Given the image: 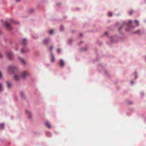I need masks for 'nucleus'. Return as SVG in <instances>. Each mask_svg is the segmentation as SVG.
<instances>
[{"label":"nucleus","mask_w":146,"mask_h":146,"mask_svg":"<svg viewBox=\"0 0 146 146\" xmlns=\"http://www.w3.org/2000/svg\"><path fill=\"white\" fill-rule=\"evenodd\" d=\"M8 70L10 73L16 72L17 70V68L15 66H10L8 68Z\"/></svg>","instance_id":"obj_1"},{"label":"nucleus","mask_w":146,"mask_h":146,"mask_svg":"<svg viewBox=\"0 0 146 146\" xmlns=\"http://www.w3.org/2000/svg\"><path fill=\"white\" fill-rule=\"evenodd\" d=\"M29 75V73L27 71H23L21 73V77L25 79L26 76Z\"/></svg>","instance_id":"obj_2"},{"label":"nucleus","mask_w":146,"mask_h":146,"mask_svg":"<svg viewBox=\"0 0 146 146\" xmlns=\"http://www.w3.org/2000/svg\"><path fill=\"white\" fill-rule=\"evenodd\" d=\"M7 57L9 59H12L13 57V54L11 52H8L7 53Z\"/></svg>","instance_id":"obj_3"},{"label":"nucleus","mask_w":146,"mask_h":146,"mask_svg":"<svg viewBox=\"0 0 146 146\" xmlns=\"http://www.w3.org/2000/svg\"><path fill=\"white\" fill-rule=\"evenodd\" d=\"M5 24L6 27V28L9 30H11V27L9 24L7 22H5Z\"/></svg>","instance_id":"obj_4"},{"label":"nucleus","mask_w":146,"mask_h":146,"mask_svg":"<svg viewBox=\"0 0 146 146\" xmlns=\"http://www.w3.org/2000/svg\"><path fill=\"white\" fill-rule=\"evenodd\" d=\"M59 65L61 67H63L65 63L64 61L62 59H60L59 62Z\"/></svg>","instance_id":"obj_5"},{"label":"nucleus","mask_w":146,"mask_h":146,"mask_svg":"<svg viewBox=\"0 0 146 146\" xmlns=\"http://www.w3.org/2000/svg\"><path fill=\"white\" fill-rule=\"evenodd\" d=\"M20 76L17 74H15L14 77V79L15 80L18 81L19 80Z\"/></svg>","instance_id":"obj_6"},{"label":"nucleus","mask_w":146,"mask_h":146,"mask_svg":"<svg viewBox=\"0 0 146 146\" xmlns=\"http://www.w3.org/2000/svg\"><path fill=\"white\" fill-rule=\"evenodd\" d=\"M6 84L7 85V87L9 88H11V83L9 81H7L6 82Z\"/></svg>","instance_id":"obj_7"},{"label":"nucleus","mask_w":146,"mask_h":146,"mask_svg":"<svg viewBox=\"0 0 146 146\" xmlns=\"http://www.w3.org/2000/svg\"><path fill=\"white\" fill-rule=\"evenodd\" d=\"M45 125L49 128H51V126L50 124L48 122H46L45 123Z\"/></svg>","instance_id":"obj_8"},{"label":"nucleus","mask_w":146,"mask_h":146,"mask_svg":"<svg viewBox=\"0 0 146 146\" xmlns=\"http://www.w3.org/2000/svg\"><path fill=\"white\" fill-rule=\"evenodd\" d=\"M21 62L24 64H25L26 63V62L22 58H19Z\"/></svg>","instance_id":"obj_9"},{"label":"nucleus","mask_w":146,"mask_h":146,"mask_svg":"<svg viewBox=\"0 0 146 146\" xmlns=\"http://www.w3.org/2000/svg\"><path fill=\"white\" fill-rule=\"evenodd\" d=\"M26 113L28 115L29 118H31V114L30 112V111L28 110L26 111Z\"/></svg>","instance_id":"obj_10"},{"label":"nucleus","mask_w":146,"mask_h":146,"mask_svg":"<svg viewBox=\"0 0 146 146\" xmlns=\"http://www.w3.org/2000/svg\"><path fill=\"white\" fill-rule=\"evenodd\" d=\"M27 43V40L26 39L24 38L23 39L22 43L23 45Z\"/></svg>","instance_id":"obj_11"},{"label":"nucleus","mask_w":146,"mask_h":146,"mask_svg":"<svg viewBox=\"0 0 146 146\" xmlns=\"http://www.w3.org/2000/svg\"><path fill=\"white\" fill-rule=\"evenodd\" d=\"M51 61L52 62H54L55 60L54 56L52 54H51Z\"/></svg>","instance_id":"obj_12"},{"label":"nucleus","mask_w":146,"mask_h":146,"mask_svg":"<svg viewBox=\"0 0 146 146\" xmlns=\"http://www.w3.org/2000/svg\"><path fill=\"white\" fill-rule=\"evenodd\" d=\"M4 125L3 123L0 124V129H4Z\"/></svg>","instance_id":"obj_13"},{"label":"nucleus","mask_w":146,"mask_h":146,"mask_svg":"<svg viewBox=\"0 0 146 146\" xmlns=\"http://www.w3.org/2000/svg\"><path fill=\"white\" fill-rule=\"evenodd\" d=\"M49 42V40L48 39H45L43 41V43L44 44H47Z\"/></svg>","instance_id":"obj_14"},{"label":"nucleus","mask_w":146,"mask_h":146,"mask_svg":"<svg viewBox=\"0 0 146 146\" xmlns=\"http://www.w3.org/2000/svg\"><path fill=\"white\" fill-rule=\"evenodd\" d=\"M25 48L22 49L21 51V53H24L25 52Z\"/></svg>","instance_id":"obj_15"},{"label":"nucleus","mask_w":146,"mask_h":146,"mask_svg":"<svg viewBox=\"0 0 146 146\" xmlns=\"http://www.w3.org/2000/svg\"><path fill=\"white\" fill-rule=\"evenodd\" d=\"M21 96L22 97L24 98V93L23 92H21Z\"/></svg>","instance_id":"obj_16"},{"label":"nucleus","mask_w":146,"mask_h":146,"mask_svg":"<svg viewBox=\"0 0 146 146\" xmlns=\"http://www.w3.org/2000/svg\"><path fill=\"white\" fill-rule=\"evenodd\" d=\"M10 22L11 23H14V21H13V19H11L10 20Z\"/></svg>","instance_id":"obj_17"},{"label":"nucleus","mask_w":146,"mask_h":146,"mask_svg":"<svg viewBox=\"0 0 146 146\" xmlns=\"http://www.w3.org/2000/svg\"><path fill=\"white\" fill-rule=\"evenodd\" d=\"M53 33V30H51L49 31V33L50 34H52Z\"/></svg>","instance_id":"obj_18"},{"label":"nucleus","mask_w":146,"mask_h":146,"mask_svg":"<svg viewBox=\"0 0 146 146\" xmlns=\"http://www.w3.org/2000/svg\"><path fill=\"white\" fill-rule=\"evenodd\" d=\"M53 47L51 46L49 48L48 50H49L51 51L52 50V49H53Z\"/></svg>","instance_id":"obj_19"},{"label":"nucleus","mask_w":146,"mask_h":146,"mask_svg":"<svg viewBox=\"0 0 146 146\" xmlns=\"http://www.w3.org/2000/svg\"><path fill=\"white\" fill-rule=\"evenodd\" d=\"M112 15V13L111 12H109L108 13V15L109 16H111Z\"/></svg>","instance_id":"obj_20"},{"label":"nucleus","mask_w":146,"mask_h":146,"mask_svg":"<svg viewBox=\"0 0 146 146\" xmlns=\"http://www.w3.org/2000/svg\"><path fill=\"white\" fill-rule=\"evenodd\" d=\"M134 22H135V23H136V25L137 26H138V25H139V22H138V21H136V20H135L134 21Z\"/></svg>","instance_id":"obj_21"},{"label":"nucleus","mask_w":146,"mask_h":146,"mask_svg":"<svg viewBox=\"0 0 146 146\" xmlns=\"http://www.w3.org/2000/svg\"><path fill=\"white\" fill-rule=\"evenodd\" d=\"M63 26H61L60 27V30L61 31H62L63 29Z\"/></svg>","instance_id":"obj_22"},{"label":"nucleus","mask_w":146,"mask_h":146,"mask_svg":"<svg viewBox=\"0 0 146 146\" xmlns=\"http://www.w3.org/2000/svg\"><path fill=\"white\" fill-rule=\"evenodd\" d=\"M139 32H140V31L139 30H138L137 31H136V32H135L134 33H138L139 34H140Z\"/></svg>","instance_id":"obj_23"},{"label":"nucleus","mask_w":146,"mask_h":146,"mask_svg":"<svg viewBox=\"0 0 146 146\" xmlns=\"http://www.w3.org/2000/svg\"><path fill=\"white\" fill-rule=\"evenodd\" d=\"M2 87V85L1 84H0V91H1V88Z\"/></svg>","instance_id":"obj_24"},{"label":"nucleus","mask_w":146,"mask_h":146,"mask_svg":"<svg viewBox=\"0 0 146 146\" xmlns=\"http://www.w3.org/2000/svg\"><path fill=\"white\" fill-rule=\"evenodd\" d=\"M57 51L58 52H60V49H57Z\"/></svg>","instance_id":"obj_25"},{"label":"nucleus","mask_w":146,"mask_h":146,"mask_svg":"<svg viewBox=\"0 0 146 146\" xmlns=\"http://www.w3.org/2000/svg\"><path fill=\"white\" fill-rule=\"evenodd\" d=\"M108 33L107 32H105V35H108Z\"/></svg>","instance_id":"obj_26"},{"label":"nucleus","mask_w":146,"mask_h":146,"mask_svg":"<svg viewBox=\"0 0 146 146\" xmlns=\"http://www.w3.org/2000/svg\"><path fill=\"white\" fill-rule=\"evenodd\" d=\"M133 13V11H131L129 12V13L130 14H131Z\"/></svg>","instance_id":"obj_27"},{"label":"nucleus","mask_w":146,"mask_h":146,"mask_svg":"<svg viewBox=\"0 0 146 146\" xmlns=\"http://www.w3.org/2000/svg\"><path fill=\"white\" fill-rule=\"evenodd\" d=\"M129 23H132V21L131 20H130L129 21Z\"/></svg>","instance_id":"obj_28"},{"label":"nucleus","mask_w":146,"mask_h":146,"mask_svg":"<svg viewBox=\"0 0 146 146\" xmlns=\"http://www.w3.org/2000/svg\"><path fill=\"white\" fill-rule=\"evenodd\" d=\"M133 83V81H131V84H132Z\"/></svg>","instance_id":"obj_29"},{"label":"nucleus","mask_w":146,"mask_h":146,"mask_svg":"<svg viewBox=\"0 0 146 146\" xmlns=\"http://www.w3.org/2000/svg\"><path fill=\"white\" fill-rule=\"evenodd\" d=\"M80 36H82V34L81 33H80Z\"/></svg>","instance_id":"obj_30"},{"label":"nucleus","mask_w":146,"mask_h":146,"mask_svg":"<svg viewBox=\"0 0 146 146\" xmlns=\"http://www.w3.org/2000/svg\"><path fill=\"white\" fill-rule=\"evenodd\" d=\"M16 0V1H20V0Z\"/></svg>","instance_id":"obj_31"}]
</instances>
